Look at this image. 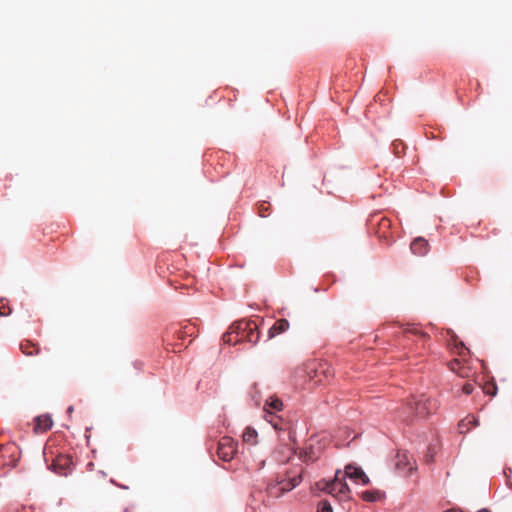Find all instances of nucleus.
Returning <instances> with one entry per match:
<instances>
[{
    "mask_svg": "<svg viewBox=\"0 0 512 512\" xmlns=\"http://www.w3.org/2000/svg\"><path fill=\"white\" fill-rule=\"evenodd\" d=\"M345 478H349L356 482H360L363 485L369 483V478L364 473V471L360 467H356L353 464H348L345 466V472L342 474Z\"/></svg>",
    "mask_w": 512,
    "mask_h": 512,
    "instance_id": "6e6552de",
    "label": "nucleus"
},
{
    "mask_svg": "<svg viewBox=\"0 0 512 512\" xmlns=\"http://www.w3.org/2000/svg\"><path fill=\"white\" fill-rule=\"evenodd\" d=\"M285 451L288 452V456L286 457V456L282 455V456L276 457L277 461L284 462L286 459H288L291 455V450L285 446H282L281 449L276 450L274 452L275 454H284Z\"/></svg>",
    "mask_w": 512,
    "mask_h": 512,
    "instance_id": "4be33fe9",
    "label": "nucleus"
},
{
    "mask_svg": "<svg viewBox=\"0 0 512 512\" xmlns=\"http://www.w3.org/2000/svg\"><path fill=\"white\" fill-rule=\"evenodd\" d=\"M11 313V308L9 307L7 301L5 299H0V316H8Z\"/></svg>",
    "mask_w": 512,
    "mask_h": 512,
    "instance_id": "412c9836",
    "label": "nucleus"
},
{
    "mask_svg": "<svg viewBox=\"0 0 512 512\" xmlns=\"http://www.w3.org/2000/svg\"><path fill=\"white\" fill-rule=\"evenodd\" d=\"M257 436L258 434L255 429L247 427L242 434V439L246 444L255 445L257 443Z\"/></svg>",
    "mask_w": 512,
    "mask_h": 512,
    "instance_id": "4468645a",
    "label": "nucleus"
},
{
    "mask_svg": "<svg viewBox=\"0 0 512 512\" xmlns=\"http://www.w3.org/2000/svg\"><path fill=\"white\" fill-rule=\"evenodd\" d=\"M20 349L23 354L26 356L37 355L40 352V348L38 344L31 342L29 340H24L20 343Z\"/></svg>",
    "mask_w": 512,
    "mask_h": 512,
    "instance_id": "ddd939ff",
    "label": "nucleus"
},
{
    "mask_svg": "<svg viewBox=\"0 0 512 512\" xmlns=\"http://www.w3.org/2000/svg\"><path fill=\"white\" fill-rule=\"evenodd\" d=\"M397 144H402V143H401L400 141H399V142L395 141V142L393 143V146L395 147V149L397 148Z\"/></svg>",
    "mask_w": 512,
    "mask_h": 512,
    "instance_id": "c85d7f7f",
    "label": "nucleus"
},
{
    "mask_svg": "<svg viewBox=\"0 0 512 512\" xmlns=\"http://www.w3.org/2000/svg\"><path fill=\"white\" fill-rule=\"evenodd\" d=\"M264 465H265V461L262 460L258 467H256V468L251 467L250 469H252V470H260Z\"/></svg>",
    "mask_w": 512,
    "mask_h": 512,
    "instance_id": "cd10ccee",
    "label": "nucleus"
},
{
    "mask_svg": "<svg viewBox=\"0 0 512 512\" xmlns=\"http://www.w3.org/2000/svg\"><path fill=\"white\" fill-rule=\"evenodd\" d=\"M407 405L410 413L420 418L434 413L438 408L437 401L431 397H427L425 394L413 396Z\"/></svg>",
    "mask_w": 512,
    "mask_h": 512,
    "instance_id": "7ed1b4c3",
    "label": "nucleus"
},
{
    "mask_svg": "<svg viewBox=\"0 0 512 512\" xmlns=\"http://www.w3.org/2000/svg\"><path fill=\"white\" fill-rule=\"evenodd\" d=\"M257 328L253 321H238L230 326L229 331L223 335V341L227 344H236L245 341L247 331Z\"/></svg>",
    "mask_w": 512,
    "mask_h": 512,
    "instance_id": "20e7f679",
    "label": "nucleus"
},
{
    "mask_svg": "<svg viewBox=\"0 0 512 512\" xmlns=\"http://www.w3.org/2000/svg\"><path fill=\"white\" fill-rule=\"evenodd\" d=\"M479 512H490V511H489V510H487V509H482V510H480Z\"/></svg>",
    "mask_w": 512,
    "mask_h": 512,
    "instance_id": "c756f323",
    "label": "nucleus"
},
{
    "mask_svg": "<svg viewBox=\"0 0 512 512\" xmlns=\"http://www.w3.org/2000/svg\"><path fill=\"white\" fill-rule=\"evenodd\" d=\"M496 386L494 384H487L485 387H484V392L486 394H489V395H492L494 396L496 394Z\"/></svg>",
    "mask_w": 512,
    "mask_h": 512,
    "instance_id": "a878e982",
    "label": "nucleus"
},
{
    "mask_svg": "<svg viewBox=\"0 0 512 512\" xmlns=\"http://www.w3.org/2000/svg\"><path fill=\"white\" fill-rule=\"evenodd\" d=\"M380 491H364L361 495L362 499L367 502H376L382 498Z\"/></svg>",
    "mask_w": 512,
    "mask_h": 512,
    "instance_id": "f3484780",
    "label": "nucleus"
},
{
    "mask_svg": "<svg viewBox=\"0 0 512 512\" xmlns=\"http://www.w3.org/2000/svg\"><path fill=\"white\" fill-rule=\"evenodd\" d=\"M317 512H333L332 506L328 500H321L317 505Z\"/></svg>",
    "mask_w": 512,
    "mask_h": 512,
    "instance_id": "aec40b11",
    "label": "nucleus"
},
{
    "mask_svg": "<svg viewBox=\"0 0 512 512\" xmlns=\"http://www.w3.org/2000/svg\"><path fill=\"white\" fill-rule=\"evenodd\" d=\"M463 392L467 395L471 394L474 390V385L471 384V383H466L464 386H463Z\"/></svg>",
    "mask_w": 512,
    "mask_h": 512,
    "instance_id": "bb28decb",
    "label": "nucleus"
},
{
    "mask_svg": "<svg viewBox=\"0 0 512 512\" xmlns=\"http://www.w3.org/2000/svg\"><path fill=\"white\" fill-rule=\"evenodd\" d=\"M460 366L461 363L458 360H454L453 362H451V369L453 371H456L461 377H464L465 374L459 371Z\"/></svg>",
    "mask_w": 512,
    "mask_h": 512,
    "instance_id": "393cba45",
    "label": "nucleus"
},
{
    "mask_svg": "<svg viewBox=\"0 0 512 512\" xmlns=\"http://www.w3.org/2000/svg\"><path fill=\"white\" fill-rule=\"evenodd\" d=\"M405 333H406L407 337H409L410 335H413V336H416V337H419L420 339H422L423 342L428 337L426 333H424L423 331L419 330L417 327L407 328Z\"/></svg>",
    "mask_w": 512,
    "mask_h": 512,
    "instance_id": "a211bd4d",
    "label": "nucleus"
},
{
    "mask_svg": "<svg viewBox=\"0 0 512 512\" xmlns=\"http://www.w3.org/2000/svg\"><path fill=\"white\" fill-rule=\"evenodd\" d=\"M68 411H69V412H73V408H72V407H69V408H68Z\"/></svg>",
    "mask_w": 512,
    "mask_h": 512,
    "instance_id": "7c9ffc66",
    "label": "nucleus"
},
{
    "mask_svg": "<svg viewBox=\"0 0 512 512\" xmlns=\"http://www.w3.org/2000/svg\"><path fill=\"white\" fill-rule=\"evenodd\" d=\"M379 225L380 229L383 230V236L386 237L385 230L391 227V221L388 218H382Z\"/></svg>",
    "mask_w": 512,
    "mask_h": 512,
    "instance_id": "5701e85b",
    "label": "nucleus"
},
{
    "mask_svg": "<svg viewBox=\"0 0 512 512\" xmlns=\"http://www.w3.org/2000/svg\"><path fill=\"white\" fill-rule=\"evenodd\" d=\"M53 421L49 415H40L35 418L34 430L37 433L46 432L51 429Z\"/></svg>",
    "mask_w": 512,
    "mask_h": 512,
    "instance_id": "1a4fd4ad",
    "label": "nucleus"
},
{
    "mask_svg": "<svg viewBox=\"0 0 512 512\" xmlns=\"http://www.w3.org/2000/svg\"><path fill=\"white\" fill-rule=\"evenodd\" d=\"M411 251L418 256H423L428 251V242L424 238H416L410 245Z\"/></svg>",
    "mask_w": 512,
    "mask_h": 512,
    "instance_id": "9b49d317",
    "label": "nucleus"
},
{
    "mask_svg": "<svg viewBox=\"0 0 512 512\" xmlns=\"http://www.w3.org/2000/svg\"><path fill=\"white\" fill-rule=\"evenodd\" d=\"M478 426V419L474 415H468L458 424V430L461 434L468 433L472 427Z\"/></svg>",
    "mask_w": 512,
    "mask_h": 512,
    "instance_id": "9d476101",
    "label": "nucleus"
},
{
    "mask_svg": "<svg viewBox=\"0 0 512 512\" xmlns=\"http://www.w3.org/2000/svg\"><path fill=\"white\" fill-rule=\"evenodd\" d=\"M237 452V443L230 437H222L217 445V455L219 459L228 462L231 461Z\"/></svg>",
    "mask_w": 512,
    "mask_h": 512,
    "instance_id": "39448f33",
    "label": "nucleus"
},
{
    "mask_svg": "<svg viewBox=\"0 0 512 512\" xmlns=\"http://www.w3.org/2000/svg\"><path fill=\"white\" fill-rule=\"evenodd\" d=\"M302 467L293 470H287L284 474L279 475L275 483H270L267 487V492L270 496L278 498L285 492L291 491L298 486L302 480Z\"/></svg>",
    "mask_w": 512,
    "mask_h": 512,
    "instance_id": "f257e3e1",
    "label": "nucleus"
},
{
    "mask_svg": "<svg viewBox=\"0 0 512 512\" xmlns=\"http://www.w3.org/2000/svg\"><path fill=\"white\" fill-rule=\"evenodd\" d=\"M268 210H269V206L266 205V203H262L259 205V208H258V211H259V215L261 217H266L268 216Z\"/></svg>",
    "mask_w": 512,
    "mask_h": 512,
    "instance_id": "b1692460",
    "label": "nucleus"
},
{
    "mask_svg": "<svg viewBox=\"0 0 512 512\" xmlns=\"http://www.w3.org/2000/svg\"><path fill=\"white\" fill-rule=\"evenodd\" d=\"M317 487L341 500L347 498L350 492V489L345 482V477L342 476V472L340 470L336 472L333 480L320 481L317 483Z\"/></svg>",
    "mask_w": 512,
    "mask_h": 512,
    "instance_id": "f03ea898",
    "label": "nucleus"
},
{
    "mask_svg": "<svg viewBox=\"0 0 512 512\" xmlns=\"http://www.w3.org/2000/svg\"><path fill=\"white\" fill-rule=\"evenodd\" d=\"M395 466L405 476L416 470V461L407 451H399L396 455Z\"/></svg>",
    "mask_w": 512,
    "mask_h": 512,
    "instance_id": "423d86ee",
    "label": "nucleus"
},
{
    "mask_svg": "<svg viewBox=\"0 0 512 512\" xmlns=\"http://www.w3.org/2000/svg\"><path fill=\"white\" fill-rule=\"evenodd\" d=\"M300 458L304 462H314L316 459H318V454L314 451L312 446H307L301 452Z\"/></svg>",
    "mask_w": 512,
    "mask_h": 512,
    "instance_id": "dca6fc26",
    "label": "nucleus"
},
{
    "mask_svg": "<svg viewBox=\"0 0 512 512\" xmlns=\"http://www.w3.org/2000/svg\"><path fill=\"white\" fill-rule=\"evenodd\" d=\"M72 465V459L67 455H58L52 463V468L55 473L61 476H67Z\"/></svg>",
    "mask_w": 512,
    "mask_h": 512,
    "instance_id": "0eeeda50",
    "label": "nucleus"
},
{
    "mask_svg": "<svg viewBox=\"0 0 512 512\" xmlns=\"http://www.w3.org/2000/svg\"><path fill=\"white\" fill-rule=\"evenodd\" d=\"M273 426H274L275 428H278V424H277V423H273Z\"/></svg>",
    "mask_w": 512,
    "mask_h": 512,
    "instance_id": "2f4dec72",
    "label": "nucleus"
},
{
    "mask_svg": "<svg viewBox=\"0 0 512 512\" xmlns=\"http://www.w3.org/2000/svg\"><path fill=\"white\" fill-rule=\"evenodd\" d=\"M251 330H252L251 332L247 331L245 341H248L252 344H256L260 338L259 332L257 331V328L256 329L251 328Z\"/></svg>",
    "mask_w": 512,
    "mask_h": 512,
    "instance_id": "6ab92c4d",
    "label": "nucleus"
},
{
    "mask_svg": "<svg viewBox=\"0 0 512 512\" xmlns=\"http://www.w3.org/2000/svg\"><path fill=\"white\" fill-rule=\"evenodd\" d=\"M289 329V322L286 319L277 320L269 329V338H273Z\"/></svg>",
    "mask_w": 512,
    "mask_h": 512,
    "instance_id": "f8f14e48",
    "label": "nucleus"
},
{
    "mask_svg": "<svg viewBox=\"0 0 512 512\" xmlns=\"http://www.w3.org/2000/svg\"><path fill=\"white\" fill-rule=\"evenodd\" d=\"M265 406L268 407L267 411L270 410L281 411L283 409V402L276 396H271L266 400Z\"/></svg>",
    "mask_w": 512,
    "mask_h": 512,
    "instance_id": "2eb2a0df",
    "label": "nucleus"
}]
</instances>
